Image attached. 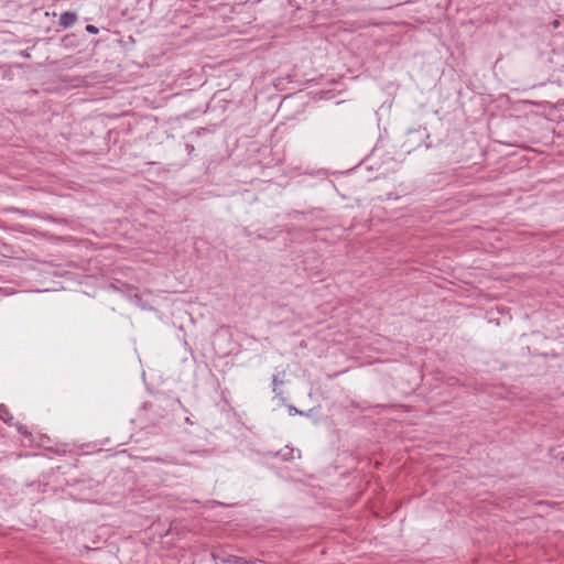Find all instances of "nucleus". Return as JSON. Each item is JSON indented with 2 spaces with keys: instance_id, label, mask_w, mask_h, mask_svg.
Instances as JSON below:
<instances>
[{
  "instance_id": "f257e3e1",
  "label": "nucleus",
  "mask_w": 564,
  "mask_h": 564,
  "mask_svg": "<svg viewBox=\"0 0 564 564\" xmlns=\"http://www.w3.org/2000/svg\"><path fill=\"white\" fill-rule=\"evenodd\" d=\"M78 20V15L74 11H65L61 14L58 24L63 29L73 26Z\"/></svg>"
},
{
  "instance_id": "f03ea898",
  "label": "nucleus",
  "mask_w": 564,
  "mask_h": 564,
  "mask_svg": "<svg viewBox=\"0 0 564 564\" xmlns=\"http://www.w3.org/2000/svg\"><path fill=\"white\" fill-rule=\"evenodd\" d=\"M0 419L8 425H12L13 415L10 413L9 409L1 404L0 405Z\"/></svg>"
},
{
  "instance_id": "7ed1b4c3",
  "label": "nucleus",
  "mask_w": 564,
  "mask_h": 564,
  "mask_svg": "<svg viewBox=\"0 0 564 564\" xmlns=\"http://www.w3.org/2000/svg\"><path fill=\"white\" fill-rule=\"evenodd\" d=\"M85 30L91 34H97L99 32L98 28L93 24H87Z\"/></svg>"
},
{
  "instance_id": "20e7f679",
  "label": "nucleus",
  "mask_w": 564,
  "mask_h": 564,
  "mask_svg": "<svg viewBox=\"0 0 564 564\" xmlns=\"http://www.w3.org/2000/svg\"><path fill=\"white\" fill-rule=\"evenodd\" d=\"M552 28L557 29L561 25V21L558 19H554L551 22Z\"/></svg>"
},
{
  "instance_id": "39448f33",
  "label": "nucleus",
  "mask_w": 564,
  "mask_h": 564,
  "mask_svg": "<svg viewBox=\"0 0 564 564\" xmlns=\"http://www.w3.org/2000/svg\"><path fill=\"white\" fill-rule=\"evenodd\" d=\"M18 431L21 433V434H26V430L24 429V426L20 425L18 426Z\"/></svg>"
},
{
  "instance_id": "423d86ee",
  "label": "nucleus",
  "mask_w": 564,
  "mask_h": 564,
  "mask_svg": "<svg viewBox=\"0 0 564 564\" xmlns=\"http://www.w3.org/2000/svg\"><path fill=\"white\" fill-rule=\"evenodd\" d=\"M129 290L137 291V289L134 286H129Z\"/></svg>"
},
{
  "instance_id": "0eeeda50",
  "label": "nucleus",
  "mask_w": 564,
  "mask_h": 564,
  "mask_svg": "<svg viewBox=\"0 0 564 564\" xmlns=\"http://www.w3.org/2000/svg\"><path fill=\"white\" fill-rule=\"evenodd\" d=\"M134 297H135V300H138V301L140 300V296H139L137 293H134Z\"/></svg>"
}]
</instances>
